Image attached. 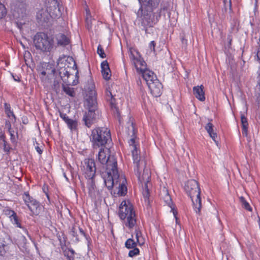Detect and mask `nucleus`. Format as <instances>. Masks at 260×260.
<instances>
[{
	"label": "nucleus",
	"instance_id": "1",
	"mask_svg": "<svg viewBox=\"0 0 260 260\" xmlns=\"http://www.w3.org/2000/svg\"><path fill=\"white\" fill-rule=\"evenodd\" d=\"M141 7L137 13L135 23L147 32L149 27H153L159 21L162 9H155L160 0H138Z\"/></svg>",
	"mask_w": 260,
	"mask_h": 260
},
{
	"label": "nucleus",
	"instance_id": "2",
	"mask_svg": "<svg viewBox=\"0 0 260 260\" xmlns=\"http://www.w3.org/2000/svg\"><path fill=\"white\" fill-rule=\"evenodd\" d=\"M57 69L63 82L67 84L63 86V91L70 96H74V89L68 85H76L78 83V71L75 61L70 56L59 57Z\"/></svg>",
	"mask_w": 260,
	"mask_h": 260
},
{
	"label": "nucleus",
	"instance_id": "3",
	"mask_svg": "<svg viewBox=\"0 0 260 260\" xmlns=\"http://www.w3.org/2000/svg\"><path fill=\"white\" fill-rule=\"evenodd\" d=\"M104 180L106 186L109 189H111L113 186L118 188V195L122 196L127 192L126 178L124 176L118 174V170L112 173L109 172L108 175L104 177Z\"/></svg>",
	"mask_w": 260,
	"mask_h": 260
},
{
	"label": "nucleus",
	"instance_id": "4",
	"mask_svg": "<svg viewBox=\"0 0 260 260\" xmlns=\"http://www.w3.org/2000/svg\"><path fill=\"white\" fill-rule=\"evenodd\" d=\"M46 9H42L37 13V19L40 22H46L50 17L56 18L61 16V7L58 0H47Z\"/></svg>",
	"mask_w": 260,
	"mask_h": 260
},
{
	"label": "nucleus",
	"instance_id": "5",
	"mask_svg": "<svg viewBox=\"0 0 260 260\" xmlns=\"http://www.w3.org/2000/svg\"><path fill=\"white\" fill-rule=\"evenodd\" d=\"M98 160L103 165L105 172H103V176H107L108 172L111 173L117 170V164L115 157L110 155V150L107 148H101L98 153Z\"/></svg>",
	"mask_w": 260,
	"mask_h": 260
},
{
	"label": "nucleus",
	"instance_id": "6",
	"mask_svg": "<svg viewBox=\"0 0 260 260\" xmlns=\"http://www.w3.org/2000/svg\"><path fill=\"white\" fill-rule=\"evenodd\" d=\"M119 216L123 220L125 226L133 228L136 223L135 212L132 204L128 201H123L119 209Z\"/></svg>",
	"mask_w": 260,
	"mask_h": 260
},
{
	"label": "nucleus",
	"instance_id": "7",
	"mask_svg": "<svg viewBox=\"0 0 260 260\" xmlns=\"http://www.w3.org/2000/svg\"><path fill=\"white\" fill-rule=\"evenodd\" d=\"M185 190L191 199L194 211L200 213L202 205L201 190L198 182L195 180L188 181L185 184Z\"/></svg>",
	"mask_w": 260,
	"mask_h": 260
},
{
	"label": "nucleus",
	"instance_id": "8",
	"mask_svg": "<svg viewBox=\"0 0 260 260\" xmlns=\"http://www.w3.org/2000/svg\"><path fill=\"white\" fill-rule=\"evenodd\" d=\"M127 134L132 137L129 140L128 143L130 146L133 147V150H132V155L133 157V160L134 164V171L136 174V170L140 171L143 169L142 162H140V158L138 153V150L135 145V129L134 126V123L132 121L129 120L127 123Z\"/></svg>",
	"mask_w": 260,
	"mask_h": 260
},
{
	"label": "nucleus",
	"instance_id": "9",
	"mask_svg": "<svg viewBox=\"0 0 260 260\" xmlns=\"http://www.w3.org/2000/svg\"><path fill=\"white\" fill-rule=\"evenodd\" d=\"M90 140L94 147L104 146L111 140L110 131L106 127H98L92 131Z\"/></svg>",
	"mask_w": 260,
	"mask_h": 260
},
{
	"label": "nucleus",
	"instance_id": "10",
	"mask_svg": "<svg viewBox=\"0 0 260 260\" xmlns=\"http://www.w3.org/2000/svg\"><path fill=\"white\" fill-rule=\"evenodd\" d=\"M13 15L17 27L22 31L24 27L28 25L27 23L28 19L26 13V6L23 3V1L20 3L16 4Z\"/></svg>",
	"mask_w": 260,
	"mask_h": 260
},
{
	"label": "nucleus",
	"instance_id": "11",
	"mask_svg": "<svg viewBox=\"0 0 260 260\" xmlns=\"http://www.w3.org/2000/svg\"><path fill=\"white\" fill-rule=\"evenodd\" d=\"M34 43L36 48L43 52H50L53 48V40L43 32L38 33L35 35Z\"/></svg>",
	"mask_w": 260,
	"mask_h": 260
},
{
	"label": "nucleus",
	"instance_id": "12",
	"mask_svg": "<svg viewBox=\"0 0 260 260\" xmlns=\"http://www.w3.org/2000/svg\"><path fill=\"white\" fill-rule=\"evenodd\" d=\"M129 56L133 64L138 73H141L147 69L146 62L137 51L131 49Z\"/></svg>",
	"mask_w": 260,
	"mask_h": 260
},
{
	"label": "nucleus",
	"instance_id": "13",
	"mask_svg": "<svg viewBox=\"0 0 260 260\" xmlns=\"http://www.w3.org/2000/svg\"><path fill=\"white\" fill-rule=\"evenodd\" d=\"M141 172L136 170V175L137 176L139 181L143 184H144L142 191L143 197L145 201L148 200L149 192L148 189V184L150 180V174L148 170H144L142 175Z\"/></svg>",
	"mask_w": 260,
	"mask_h": 260
},
{
	"label": "nucleus",
	"instance_id": "14",
	"mask_svg": "<svg viewBox=\"0 0 260 260\" xmlns=\"http://www.w3.org/2000/svg\"><path fill=\"white\" fill-rule=\"evenodd\" d=\"M95 165L93 159H85L82 167V171L86 179H93L95 174Z\"/></svg>",
	"mask_w": 260,
	"mask_h": 260
},
{
	"label": "nucleus",
	"instance_id": "15",
	"mask_svg": "<svg viewBox=\"0 0 260 260\" xmlns=\"http://www.w3.org/2000/svg\"><path fill=\"white\" fill-rule=\"evenodd\" d=\"M23 199L32 214L35 215L39 214L41 206L37 201L31 198L28 193L26 192L23 195Z\"/></svg>",
	"mask_w": 260,
	"mask_h": 260
},
{
	"label": "nucleus",
	"instance_id": "16",
	"mask_svg": "<svg viewBox=\"0 0 260 260\" xmlns=\"http://www.w3.org/2000/svg\"><path fill=\"white\" fill-rule=\"evenodd\" d=\"M38 72L40 78L42 82L45 81L50 74H53L54 69H52L51 65L46 62L41 63L38 67Z\"/></svg>",
	"mask_w": 260,
	"mask_h": 260
},
{
	"label": "nucleus",
	"instance_id": "17",
	"mask_svg": "<svg viewBox=\"0 0 260 260\" xmlns=\"http://www.w3.org/2000/svg\"><path fill=\"white\" fill-rule=\"evenodd\" d=\"M151 94L155 97L159 96L161 94L162 86L161 83L157 79L147 84Z\"/></svg>",
	"mask_w": 260,
	"mask_h": 260
},
{
	"label": "nucleus",
	"instance_id": "18",
	"mask_svg": "<svg viewBox=\"0 0 260 260\" xmlns=\"http://www.w3.org/2000/svg\"><path fill=\"white\" fill-rule=\"evenodd\" d=\"M161 196L166 204L171 208V211H173L175 218L177 219L176 211L174 210V207L172 199L167 189L165 188L163 189L161 192Z\"/></svg>",
	"mask_w": 260,
	"mask_h": 260
},
{
	"label": "nucleus",
	"instance_id": "19",
	"mask_svg": "<svg viewBox=\"0 0 260 260\" xmlns=\"http://www.w3.org/2000/svg\"><path fill=\"white\" fill-rule=\"evenodd\" d=\"M85 105L88 110H95L96 107V95H94V92H92L91 95H86Z\"/></svg>",
	"mask_w": 260,
	"mask_h": 260
},
{
	"label": "nucleus",
	"instance_id": "20",
	"mask_svg": "<svg viewBox=\"0 0 260 260\" xmlns=\"http://www.w3.org/2000/svg\"><path fill=\"white\" fill-rule=\"evenodd\" d=\"M95 117V110H88L83 117L85 124L89 127L93 123Z\"/></svg>",
	"mask_w": 260,
	"mask_h": 260
},
{
	"label": "nucleus",
	"instance_id": "21",
	"mask_svg": "<svg viewBox=\"0 0 260 260\" xmlns=\"http://www.w3.org/2000/svg\"><path fill=\"white\" fill-rule=\"evenodd\" d=\"M140 74H142V77L146 82L147 84L157 79V77L154 73L147 69H146Z\"/></svg>",
	"mask_w": 260,
	"mask_h": 260
},
{
	"label": "nucleus",
	"instance_id": "22",
	"mask_svg": "<svg viewBox=\"0 0 260 260\" xmlns=\"http://www.w3.org/2000/svg\"><path fill=\"white\" fill-rule=\"evenodd\" d=\"M101 72L103 78L107 80L111 77V71L108 63L107 61H104L101 63Z\"/></svg>",
	"mask_w": 260,
	"mask_h": 260
},
{
	"label": "nucleus",
	"instance_id": "23",
	"mask_svg": "<svg viewBox=\"0 0 260 260\" xmlns=\"http://www.w3.org/2000/svg\"><path fill=\"white\" fill-rule=\"evenodd\" d=\"M203 89L204 86L203 85L194 86L193 88L194 95L196 98L201 101H204L205 100V93Z\"/></svg>",
	"mask_w": 260,
	"mask_h": 260
},
{
	"label": "nucleus",
	"instance_id": "24",
	"mask_svg": "<svg viewBox=\"0 0 260 260\" xmlns=\"http://www.w3.org/2000/svg\"><path fill=\"white\" fill-rule=\"evenodd\" d=\"M205 128L209 134L210 137L215 142L216 145L218 146V142L216 140L217 134L216 133L213 132V125L209 122L206 125Z\"/></svg>",
	"mask_w": 260,
	"mask_h": 260
},
{
	"label": "nucleus",
	"instance_id": "25",
	"mask_svg": "<svg viewBox=\"0 0 260 260\" xmlns=\"http://www.w3.org/2000/svg\"><path fill=\"white\" fill-rule=\"evenodd\" d=\"M56 39L58 45L65 46L69 43V38L62 34H59L56 35Z\"/></svg>",
	"mask_w": 260,
	"mask_h": 260
},
{
	"label": "nucleus",
	"instance_id": "26",
	"mask_svg": "<svg viewBox=\"0 0 260 260\" xmlns=\"http://www.w3.org/2000/svg\"><path fill=\"white\" fill-rule=\"evenodd\" d=\"M87 187L88 189L89 194L91 197H93L95 196V184L93 179H87Z\"/></svg>",
	"mask_w": 260,
	"mask_h": 260
},
{
	"label": "nucleus",
	"instance_id": "27",
	"mask_svg": "<svg viewBox=\"0 0 260 260\" xmlns=\"http://www.w3.org/2000/svg\"><path fill=\"white\" fill-rule=\"evenodd\" d=\"M85 89L87 92V95H91L92 91L93 92H94V95H96V91L95 90V85L92 80L88 81V85Z\"/></svg>",
	"mask_w": 260,
	"mask_h": 260
},
{
	"label": "nucleus",
	"instance_id": "28",
	"mask_svg": "<svg viewBox=\"0 0 260 260\" xmlns=\"http://www.w3.org/2000/svg\"><path fill=\"white\" fill-rule=\"evenodd\" d=\"M10 218L14 224H15L17 227L21 228V224L19 222L16 214L13 211H10Z\"/></svg>",
	"mask_w": 260,
	"mask_h": 260
},
{
	"label": "nucleus",
	"instance_id": "29",
	"mask_svg": "<svg viewBox=\"0 0 260 260\" xmlns=\"http://www.w3.org/2000/svg\"><path fill=\"white\" fill-rule=\"evenodd\" d=\"M137 243L134 238H129L125 242V246L128 249H132L136 247Z\"/></svg>",
	"mask_w": 260,
	"mask_h": 260
},
{
	"label": "nucleus",
	"instance_id": "30",
	"mask_svg": "<svg viewBox=\"0 0 260 260\" xmlns=\"http://www.w3.org/2000/svg\"><path fill=\"white\" fill-rule=\"evenodd\" d=\"M66 124L71 131H75L77 129L78 123L77 121L75 120L70 119L69 121L66 123Z\"/></svg>",
	"mask_w": 260,
	"mask_h": 260
},
{
	"label": "nucleus",
	"instance_id": "31",
	"mask_svg": "<svg viewBox=\"0 0 260 260\" xmlns=\"http://www.w3.org/2000/svg\"><path fill=\"white\" fill-rule=\"evenodd\" d=\"M135 234V238L136 239L135 241L140 245H143L144 243V241L142 237L141 233L138 230H136Z\"/></svg>",
	"mask_w": 260,
	"mask_h": 260
},
{
	"label": "nucleus",
	"instance_id": "32",
	"mask_svg": "<svg viewBox=\"0 0 260 260\" xmlns=\"http://www.w3.org/2000/svg\"><path fill=\"white\" fill-rule=\"evenodd\" d=\"M240 202L242 205V206L247 210L251 211L252 208H251L249 204L246 201L243 197H240L239 198Z\"/></svg>",
	"mask_w": 260,
	"mask_h": 260
},
{
	"label": "nucleus",
	"instance_id": "33",
	"mask_svg": "<svg viewBox=\"0 0 260 260\" xmlns=\"http://www.w3.org/2000/svg\"><path fill=\"white\" fill-rule=\"evenodd\" d=\"M241 120L242 124V132L243 133H246L248 126V122L247 121V118L244 116L241 115Z\"/></svg>",
	"mask_w": 260,
	"mask_h": 260
},
{
	"label": "nucleus",
	"instance_id": "34",
	"mask_svg": "<svg viewBox=\"0 0 260 260\" xmlns=\"http://www.w3.org/2000/svg\"><path fill=\"white\" fill-rule=\"evenodd\" d=\"M8 131H9V133L10 135V139H11V142L12 143H15L16 141V139L15 138V136L14 134L15 131L11 128L10 124H9Z\"/></svg>",
	"mask_w": 260,
	"mask_h": 260
},
{
	"label": "nucleus",
	"instance_id": "35",
	"mask_svg": "<svg viewBox=\"0 0 260 260\" xmlns=\"http://www.w3.org/2000/svg\"><path fill=\"white\" fill-rule=\"evenodd\" d=\"M132 249L130 250L128 252V256L129 257H133L134 256L138 255L139 254L140 251L138 248L135 247Z\"/></svg>",
	"mask_w": 260,
	"mask_h": 260
},
{
	"label": "nucleus",
	"instance_id": "36",
	"mask_svg": "<svg viewBox=\"0 0 260 260\" xmlns=\"http://www.w3.org/2000/svg\"><path fill=\"white\" fill-rule=\"evenodd\" d=\"M7 10L5 6L0 3V19L3 18L6 15Z\"/></svg>",
	"mask_w": 260,
	"mask_h": 260
},
{
	"label": "nucleus",
	"instance_id": "37",
	"mask_svg": "<svg viewBox=\"0 0 260 260\" xmlns=\"http://www.w3.org/2000/svg\"><path fill=\"white\" fill-rule=\"evenodd\" d=\"M97 53L101 58H104L106 57V54L101 45H99L98 47Z\"/></svg>",
	"mask_w": 260,
	"mask_h": 260
},
{
	"label": "nucleus",
	"instance_id": "38",
	"mask_svg": "<svg viewBox=\"0 0 260 260\" xmlns=\"http://www.w3.org/2000/svg\"><path fill=\"white\" fill-rule=\"evenodd\" d=\"M6 245L2 242H0V255H4L6 253Z\"/></svg>",
	"mask_w": 260,
	"mask_h": 260
},
{
	"label": "nucleus",
	"instance_id": "39",
	"mask_svg": "<svg viewBox=\"0 0 260 260\" xmlns=\"http://www.w3.org/2000/svg\"><path fill=\"white\" fill-rule=\"evenodd\" d=\"M59 116L66 123H67L70 119V118L66 114L61 112H59Z\"/></svg>",
	"mask_w": 260,
	"mask_h": 260
},
{
	"label": "nucleus",
	"instance_id": "40",
	"mask_svg": "<svg viewBox=\"0 0 260 260\" xmlns=\"http://www.w3.org/2000/svg\"><path fill=\"white\" fill-rule=\"evenodd\" d=\"M3 142L4 143L3 147H4V151L5 152H9L10 151V146L7 143V142L6 141V140L3 141Z\"/></svg>",
	"mask_w": 260,
	"mask_h": 260
},
{
	"label": "nucleus",
	"instance_id": "41",
	"mask_svg": "<svg viewBox=\"0 0 260 260\" xmlns=\"http://www.w3.org/2000/svg\"><path fill=\"white\" fill-rule=\"evenodd\" d=\"M7 114V116L11 118V117L13 118L14 120H15V116L13 113V112L11 110L10 111H7L5 112Z\"/></svg>",
	"mask_w": 260,
	"mask_h": 260
},
{
	"label": "nucleus",
	"instance_id": "42",
	"mask_svg": "<svg viewBox=\"0 0 260 260\" xmlns=\"http://www.w3.org/2000/svg\"><path fill=\"white\" fill-rule=\"evenodd\" d=\"M155 43L154 41H152L149 44L150 50L152 51H155Z\"/></svg>",
	"mask_w": 260,
	"mask_h": 260
},
{
	"label": "nucleus",
	"instance_id": "43",
	"mask_svg": "<svg viewBox=\"0 0 260 260\" xmlns=\"http://www.w3.org/2000/svg\"><path fill=\"white\" fill-rule=\"evenodd\" d=\"M4 108H5V112L11 110V106H10V104H7V103H5Z\"/></svg>",
	"mask_w": 260,
	"mask_h": 260
},
{
	"label": "nucleus",
	"instance_id": "44",
	"mask_svg": "<svg viewBox=\"0 0 260 260\" xmlns=\"http://www.w3.org/2000/svg\"><path fill=\"white\" fill-rule=\"evenodd\" d=\"M0 140L3 141L6 140L5 134L3 133L2 131L0 132Z\"/></svg>",
	"mask_w": 260,
	"mask_h": 260
},
{
	"label": "nucleus",
	"instance_id": "45",
	"mask_svg": "<svg viewBox=\"0 0 260 260\" xmlns=\"http://www.w3.org/2000/svg\"><path fill=\"white\" fill-rule=\"evenodd\" d=\"M107 100H110L109 98L111 99V100H112V98H113V96H112V93L111 92L109 91L107 93Z\"/></svg>",
	"mask_w": 260,
	"mask_h": 260
},
{
	"label": "nucleus",
	"instance_id": "46",
	"mask_svg": "<svg viewBox=\"0 0 260 260\" xmlns=\"http://www.w3.org/2000/svg\"><path fill=\"white\" fill-rule=\"evenodd\" d=\"M36 151L38 152L39 154H41L42 153V151L41 149L39 146H36L35 147Z\"/></svg>",
	"mask_w": 260,
	"mask_h": 260
},
{
	"label": "nucleus",
	"instance_id": "47",
	"mask_svg": "<svg viewBox=\"0 0 260 260\" xmlns=\"http://www.w3.org/2000/svg\"><path fill=\"white\" fill-rule=\"evenodd\" d=\"M71 232H72V235L73 236H74V237L76 236V235H75V228H72Z\"/></svg>",
	"mask_w": 260,
	"mask_h": 260
},
{
	"label": "nucleus",
	"instance_id": "48",
	"mask_svg": "<svg viewBox=\"0 0 260 260\" xmlns=\"http://www.w3.org/2000/svg\"><path fill=\"white\" fill-rule=\"evenodd\" d=\"M79 231H80V233H81V234L84 236L85 233H84L83 230L81 228H79Z\"/></svg>",
	"mask_w": 260,
	"mask_h": 260
},
{
	"label": "nucleus",
	"instance_id": "49",
	"mask_svg": "<svg viewBox=\"0 0 260 260\" xmlns=\"http://www.w3.org/2000/svg\"><path fill=\"white\" fill-rule=\"evenodd\" d=\"M14 80H15L16 81H18V82H19L20 81V79L19 77H17L16 78L14 77Z\"/></svg>",
	"mask_w": 260,
	"mask_h": 260
},
{
	"label": "nucleus",
	"instance_id": "50",
	"mask_svg": "<svg viewBox=\"0 0 260 260\" xmlns=\"http://www.w3.org/2000/svg\"><path fill=\"white\" fill-rule=\"evenodd\" d=\"M258 223L259 228L260 229V218L259 217L258 218Z\"/></svg>",
	"mask_w": 260,
	"mask_h": 260
},
{
	"label": "nucleus",
	"instance_id": "51",
	"mask_svg": "<svg viewBox=\"0 0 260 260\" xmlns=\"http://www.w3.org/2000/svg\"><path fill=\"white\" fill-rule=\"evenodd\" d=\"M228 39H229V43L231 44V41H232V39L230 38V37H228Z\"/></svg>",
	"mask_w": 260,
	"mask_h": 260
},
{
	"label": "nucleus",
	"instance_id": "52",
	"mask_svg": "<svg viewBox=\"0 0 260 260\" xmlns=\"http://www.w3.org/2000/svg\"><path fill=\"white\" fill-rule=\"evenodd\" d=\"M22 238H23V239L24 241H26V238L24 236H23Z\"/></svg>",
	"mask_w": 260,
	"mask_h": 260
},
{
	"label": "nucleus",
	"instance_id": "53",
	"mask_svg": "<svg viewBox=\"0 0 260 260\" xmlns=\"http://www.w3.org/2000/svg\"><path fill=\"white\" fill-rule=\"evenodd\" d=\"M87 22L88 23H89V22H88V18H87ZM88 25H89V24H88Z\"/></svg>",
	"mask_w": 260,
	"mask_h": 260
},
{
	"label": "nucleus",
	"instance_id": "54",
	"mask_svg": "<svg viewBox=\"0 0 260 260\" xmlns=\"http://www.w3.org/2000/svg\"><path fill=\"white\" fill-rule=\"evenodd\" d=\"M25 231L27 234L28 233L27 231L25 229Z\"/></svg>",
	"mask_w": 260,
	"mask_h": 260
},
{
	"label": "nucleus",
	"instance_id": "55",
	"mask_svg": "<svg viewBox=\"0 0 260 260\" xmlns=\"http://www.w3.org/2000/svg\"><path fill=\"white\" fill-rule=\"evenodd\" d=\"M64 178H66L67 179H68L67 177H66V176L64 175Z\"/></svg>",
	"mask_w": 260,
	"mask_h": 260
}]
</instances>
